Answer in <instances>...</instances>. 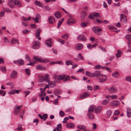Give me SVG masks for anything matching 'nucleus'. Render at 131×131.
Instances as JSON below:
<instances>
[{
	"label": "nucleus",
	"instance_id": "obj_1",
	"mask_svg": "<svg viewBox=\"0 0 131 131\" xmlns=\"http://www.w3.org/2000/svg\"><path fill=\"white\" fill-rule=\"evenodd\" d=\"M50 80V75L48 74H46L44 76L39 77V81L40 82H43L44 81L49 82Z\"/></svg>",
	"mask_w": 131,
	"mask_h": 131
},
{
	"label": "nucleus",
	"instance_id": "obj_2",
	"mask_svg": "<svg viewBox=\"0 0 131 131\" xmlns=\"http://www.w3.org/2000/svg\"><path fill=\"white\" fill-rule=\"evenodd\" d=\"M36 61H37L41 63H46L49 61L46 59H42L41 57H38L37 56H34V57Z\"/></svg>",
	"mask_w": 131,
	"mask_h": 131
},
{
	"label": "nucleus",
	"instance_id": "obj_3",
	"mask_svg": "<svg viewBox=\"0 0 131 131\" xmlns=\"http://www.w3.org/2000/svg\"><path fill=\"white\" fill-rule=\"evenodd\" d=\"M65 75H57L55 76L54 80L55 82L56 83L59 82L61 80H63L64 78Z\"/></svg>",
	"mask_w": 131,
	"mask_h": 131
},
{
	"label": "nucleus",
	"instance_id": "obj_4",
	"mask_svg": "<svg viewBox=\"0 0 131 131\" xmlns=\"http://www.w3.org/2000/svg\"><path fill=\"white\" fill-rule=\"evenodd\" d=\"M120 102L116 100H114L111 102L110 103V106H116L119 105Z\"/></svg>",
	"mask_w": 131,
	"mask_h": 131
},
{
	"label": "nucleus",
	"instance_id": "obj_5",
	"mask_svg": "<svg viewBox=\"0 0 131 131\" xmlns=\"http://www.w3.org/2000/svg\"><path fill=\"white\" fill-rule=\"evenodd\" d=\"M108 90L110 93H115L117 92V89L115 87L112 86L108 89Z\"/></svg>",
	"mask_w": 131,
	"mask_h": 131
},
{
	"label": "nucleus",
	"instance_id": "obj_6",
	"mask_svg": "<svg viewBox=\"0 0 131 131\" xmlns=\"http://www.w3.org/2000/svg\"><path fill=\"white\" fill-rule=\"evenodd\" d=\"M92 30L97 35H100L101 34V33L100 32L101 31L102 29H97L96 27H93L92 28Z\"/></svg>",
	"mask_w": 131,
	"mask_h": 131
},
{
	"label": "nucleus",
	"instance_id": "obj_7",
	"mask_svg": "<svg viewBox=\"0 0 131 131\" xmlns=\"http://www.w3.org/2000/svg\"><path fill=\"white\" fill-rule=\"evenodd\" d=\"M76 21L75 19L72 17H71L68 19L67 21V23L68 25H70L75 23Z\"/></svg>",
	"mask_w": 131,
	"mask_h": 131
},
{
	"label": "nucleus",
	"instance_id": "obj_8",
	"mask_svg": "<svg viewBox=\"0 0 131 131\" xmlns=\"http://www.w3.org/2000/svg\"><path fill=\"white\" fill-rule=\"evenodd\" d=\"M40 42L38 40L34 41L33 42L32 48L34 49H37L39 47Z\"/></svg>",
	"mask_w": 131,
	"mask_h": 131
},
{
	"label": "nucleus",
	"instance_id": "obj_9",
	"mask_svg": "<svg viewBox=\"0 0 131 131\" xmlns=\"http://www.w3.org/2000/svg\"><path fill=\"white\" fill-rule=\"evenodd\" d=\"M120 21L123 23H126L127 22L126 17L124 14H122L121 15Z\"/></svg>",
	"mask_w": 131,
	"mask_h": 131
},
{
	"label": "nucleus",
	"instance_id": "obj_10",
	"mask_svg": "<svg viewBox=\"0 0 131 131\" xmlns=\"http://www.w3.org/2000/svg\"><path fill=\"white\" fill-rule=\"evenodd\" d=\"M38 117L41 119H43V120L45 121L46 119L47 118L48 116L47 114H45L42 116L41 114H38Z\"/></svg>",
	"mask_w": 131,
	"mask_h": 131
},
{
	"label": "nucleus",
	"instance_id": "obj_11",
	"mask_svg": "<svg viewBox=\"0 0 131 131\" xmlns=\"http://www.w3.org/2000/svg\"><path fill=\"white\" fill-rule=\"evenodd\" d=\"M77 39L78 40H81L83 41H85L86 40V37L83 35H79L77 37Z\"/></svg>",
	"mask_w": 131,
	"mask_h": 131
},
{
	"label": "nucleus",
	"instance_id": "obj_12",
	"mask_svg": "<svg viewBox=\"0 0 131 131\" xmlns=\"http://www.w3.org/2000/svg\"><path fill=\"white\" fill-rule=\"evenodd\" d=\"M45 43L48 47H50L52 46V43L51 39L46 40Z\"/></svg>",
	"mask_w": 131,
	"mask_h": 131
},
{
	"label": "nucleus",
	"instance_id": "obj_13",
	"mask_svg": "<svg viewBox=\"0 0 131 131\" xmlns=\"http://www.w3.org/2000/svg\"><path fill=\"white\" fill-rule=\"evenodd\" d=\"M22 106L21 105L19 106H18L14 108V113L16 114H19L20 111V108Z\"/></svg>",
	"mask_w": 131,
	"mask_h": 131
},
{
	"label": "nucleus",
	"instance_id": "obj_14",
	"mask_svg": "<svg viewBox=\"0 0 131 131\" xmlns=\"http://www.w3.org/2000/svg\"><path fill=\"white\" fill-rule=\"evenodd\" d=\"M93 74L94 77H97L99 76H102V74H101V71L99 70L95 71L93 73Z\"/></svg>",
	"mask_w": 131,
	"mask_h": 131
},
{
	"label": "nucleus",
	"instance_id": "obj_15",
	"mask_svg": "<svg viewBox=\"0 0 131 131\" xmlns=\"http://www.w3.org/2000/svg\"><path fill=\"white\" fill-rule=\"evenodd\" d=\"M89 96V94L86 92L83 93L82 94L80 95L79 98L81 99H83Z\"/></svg>",
	"mask_w": 131,
	"mask_h": 131
},
{
	"label": "nucleus",
	"instance_id": "obj_16",
	"mask_svg": "<svg viewBox=\"0 0 131 131\" xmlns=\"http://www.w3.org/2000/svg\"><path fill=\"white\" fill-rule=\"evenodd\" d=\"M8 4L10 7L13 8L14 7V1L13 0H9L8 2Z\"/></svg>",
	"mask_w": 131,
	"mask_h": 131
},
{
	"label": "nucleus",
	"instance_id": "obj_17",
	"mask_svg": "<svg viewBox=\"0 0 131 131\" xmlns=\"http://www.w3.org/2000/svg\"><path fill=\"white\" fill-rule=\"evenodd\" d=\"M102 109V106H99L97 107L95 109V112L96 113H98L100 112Z\"/></svg>",
	"mask_w": 131,
	"mask_h": 131
},
{
	"label": "nucleus",
	"instance_id": "obj_18",
	"mask_svg": "<svg viewBox=\"0 0 131 131\" xmlns=\"http://www.w3.org/2000/svg\"><path fill=\"white\" fill-rule=\"evenodd\" d=\"M15 63H18V64L20 65H23L24 64V60L22 59L18 60L15 61Z\"/></svg>",
	"mask_w": 131,
	"mask_h": 131
},
{
	"label": "nucleus",
	"instance_id": "obj_19",
	"mask_svg": "<svg viewBox=\"0 0 131 131\" xmlns=\"http://www.w3.org/2000/svg\"><path fill=\"white\" fill-rule=\"evenodd\" d=\"M41 16L40 15L38 14H37L36 17L35 18H32V19L33 20L37 23L39 22L38 19L40 18Z\"/></svg>",
	"mask_w": 131,
	"mask_h": 131
},
{
	"label": "nucleus",
	"instance_id": "obj_20",
	"mask_svg": "<svg viewBox=\"0 0 131 131\" xmlns=\"http://www.w3.org/2000/svg\"><path fill=\"white\" fill-rule=\"evenodd\" d=\"M49 22L51 24L54 23L55 22V19L53 16L50 17L48 18Z\"/></svg>",
	"mask_w": 131,
	"mask_h": 131
},
{
	"label": "nucleus",
	"instance_id": "obj_21",
	"mask_svg": "<svg viewBox=\"0 0 131 131\" xmlns=\"http://www.w3.org/2000/svg\"><path fill=\"white\" fill-rule=\"evenodd\" d=\"M34 3L35 5L41 7H43L44 6V5L43 4L37 0L35 1Z\"/></svg>",
	"mask_w": 131,
	"mask_h": 131
},
{
	"label": "nucleus",
	"instance_id": "obj_22",
	"mask_svg": "<svg viewBox=\"0 0 131 131\" xmlns=\"http://www.w3.org/2000/svg\"><path fill=\"white\" fill-rule=\"evenodd\" d=\"M76 47L77 50H80L82 48L83 45L81 43H79L77 45Z\"/></svg>",
	"mask_w": 131,
	"mask_h": 131
},
{
	"label": "nucleus",
	"instance_id": "obj_23",
	"mask_svg": "<svg viewBox=\"0 0 131 131\" xmlns=\"http://www.w3.org/2000/svg\"><path fill=\"white\" fill-rule=\"evenodd\" d=\"M41 30V29H38L37 30V31L36 33V38L39 40L41 39V38L39 37L40 34V32Z\"/></svg>",
	"mask_w": 131,
	"mask_h": 131
},
{
	"label": "nucleus",
	"instance_id": "obj_24",
	"mask_svg": "<svg viewBox=\"0 0 131 131\" xmlns=\"http://www.w3.org/2000/svg\"><path fill=\"white\" fill-rule=\"evenodd\" d=\"M17 73L16 71H13L11 74L10 76L12 78H14L16 77L17 75Z\"/></svg>",
	"mask_w": 131,
	"mask_h": 131
},
{
	"label": "nucleus",
	"instance_id": "obj_25",
	"mask_svg": "<svg viewBox=\"0 0 131 131\" xmlns=\"http://www.w3.org/2000/svg\"><path fill=\"white\" fill-rule=\"evenodd\" d=\"M36 69L39 70H45L46 69L45 67H42L40 65H38L36 66Z\"/></svg>",
	"mask_w": 131,
	"mask_h": 131
},
{
	"label": "nucleus",
	"instance_id": "obj_26",
	"mask_svg": "<svg viewBox=\"0 0 131 131\" xmlns=\"http://www.w3.org/2000/svg\"><path fill=\"white\" fill-rule=\"evenodd\" d=\"M11 42L13 44L16 43L17 45L19 44L18 40L17 39L15 38H13L11 41Z\"/></svg>",
	"mask_w": 131,
	"mask_h": 131
},
{
	"label": "nucleus",
	"instance_id": "obj_27",
	"mask_svg": "<svg viewBox=\"0 0 131 131\" xmlns=\"http://www.w3.org/2000/svg\"><path fill=\"white\" fill-rule=\"evenodd\" d=\"M87 116L90 119H93L94 118V115L92 113L88 112L87 114Z\"/></svg>",
	"mask_w": 131,
	"mask_h": 131
},
{
	"label": "nucleus",
	"instance_id": "obj_28",
	"mask_svg": "<svg viewBox=\"0 0 131 131\" xmlns=\"http://www.w3.org/2000/svg\"><path fill=\"white\" fill-rule=\"evenodd\" d=\"M66 127L68 128H73L75 126L74 124L72 123H69L66 125Z\"/></svg>",
	"mask_w": 131,
	"mask_h": 131
},
{
	"label": "nucleus",
	"instance_id": "obj_29",
	"mask_svg": "<svg viewBox=\"0 0 131 131\" xmlns=\"http://www.w3.org/2000/svg\"><path fill=\"white\" fill-rule=\"evenodd\" d=\"M16 5L18 7H21L22 6L21 2L19 0H15L14 1V5Z\"/></svg>",
	"mask_w": 131,
	"mask_h": 131
},
{
	"label": "nucleus",
	"instance_id": "obj_30",
	"mask_svg": "<svg viewBox=\"0 0 131 131\" xmlns=\"http://www.w3.org/2000/svg\"><path fill=\"white\" fill-rule=\"evenodd\" d=\"M127 114L128 117H131V109L130 108L128 107L127 108Z\"/></svg>",
	"mask_w": 131,
	"mask_h": 131
},
{
	"label": "nucleus",
	"instance_id": "obj_31",
	"mask_svg": "<svg viewBox=\"0 0 131 131\" xmlns=\"http://www.w3.org/2000/svg\"><path fill=\"white\" fill-rule=\"evenodd\" d=\"M85 74L88 77H93V73L90 72L88 71H86L85 72Z\"/></svg>",
	"mask_w": 131,
	"mask_h": 131
},
{
	"label": "nucleus",
	"instance_id": "obj_32",
	"mask_svg": "<svg viewBox=\"0 0 131 131\" xmlns=\"http://www.w3.org/2000/svg\"><path fill=\"white\" fill-rule=\"evenodd\" d=\"M54 16L56 18H59L61 17V15L60 13L59 12H57L54 14Z\"/></svg>",
	"mask_w": 131,
	"mask_h": 131
},
{
	"label": "nucleus",
	"instance_id": "obj_33",
	"mask_svg": "<svg viewBox=\"0 0 131 131\" xmlns=\"http://www.w3.org/2000/svg\"><path fill=\"white\" fill-rule=\"evenodd\" d=\"M95 107V106L94 105L91 106L89 108L88 112L92 113L93 112Z\"/></svg>",
	"mask_w": 131,
	"mask_h": 131
},
{
	"label": "nucleus",
	"instance_id": "obj_34",
	"mask_svg": "<svg viewBox=\"0 0 131 131\" xmlns=\"http://www.w3.org/2000/svg\"><path fill=\"white\" fill-rule=\"evenodd\" d=\"M112 75L114 77L117 78L119 77V74L118 72H114L112 74Z\"/></svg>",
	"mask_w": 131,
	"mask_h": 131
},
{
	"label": "nucleus",
	"instance_id": "obj_35",
	"mask_svg": "<svg viewBox=\"0 0 131 131\" xmlns=\"http://www.w3.org/2000/svg\"><path fill=\"white\" fill-rule=\"evenodd\" d=\"M48 84L50 87L51 88H53L55 85V84L54 82L53 81H51L49 82Z\"/></svg>",
	"mask_w": 131,
	"mask_h": 131
},
{
	"label": "nucleus",
	"instance_id": "obj_36",
	"mask_svg": "<svg viewBox=\"0 0 131 131\" xmlns=\"http://www.w3.org/2000/svg\"><path fill=\"white\" fill-rule=\"evenodd\" d=\"M77 127L81 130H84L86 128V127L83 125H78L77 126Z\"/></svg>",
	"mask_w": 131,
	"mask_h": 131
},
{
	"label": "nucleus",
	"instance_id": "obj_37",
	"mask_svg": "<svg viewBox=\"0 0 131 131\" xmlns=\"http://www.w3.org/2000/svg\"><path fill=\"white\" fill-rule=\"evenodd\" d=\"M92 14L93 16L95 17H100V14L98 13L94 12L92 13Z\"/></svg>",
	"mask_w": 131,
	"mask_h": 131
},
{
	"label": "nucleus",
	"instance_id": "obj_38",
	"mask_svg": "<svg viewBox=\"0 0 131 131\" xmlns=\"http://www.w3.org/2000/svg\"><path fill=\"white\" fill-rule=\"evenodd\" d=\"M93 90L94 91L100 90H101L100 87L98 85H94L93 87Z\"/></svg>",
	"mask_w": 131,
	"mask_h": 131
},
{
	"label": "nucleus",
	"instance_id": "obj_39",
	"mask_svg": "<svg viewBox=\"0 0 131 131\" xmlns=\"http://www.w3.org/2000/svg\"><path fill=\"white\" fill-rule=\"evenodd\" d=\"M64 20V19L63 18H62L60 20H59L58 23V26H57V27H59L62 24V22H63Z\"/></svg>",
	"mask_w": 131,
	"mask_h": 131
},
{
	"label": "nucleus",
	"instance_id": "obj_40",
	"mask_svg": "<svg viewBox=\"0 0 131 131\" xmlns=\"http://www.w3.org/2000/svg\"><path fill=\"white\" fill-rule=\"evenodd\" d=\"M122 52L120 50H118L117 51V53L116 54L117 58L120 57L122 54Z\"/></svg>",
	"mask_w": 131,
	"mask_h": 131
},
{
	"label": "nucleus",
	"instance_id": "obj_41",
	"mask_svg": "<svg viewBox=\"0 0 131 131\" xmlns=\"http://www.w3.org/2000/svg\"><path fill=\"white\" fill-rule=\"evenodd\" d=\"M23 128L21 127V125L19 124L18 125L17 128L16 129L17 130V131H23Z\"/></svg>",
	"mask_w": 131,
	"mask_h": 131
},
{
	"label": "nucleus",
	"instance_id": "obj_42",
	"mask_svg": "<svg viewBox=\"0 0 131 131\" xmlns=\"http://www.w3.org/2000/svg\"><path fill=\"white\" fill-rule=\"evenodd\" d=\"M112 112L111 110H108L107 111L106 116L107 117H109L111 115Z\"/></svg>",
	"mask_w": 131,
	"mask_h": 131
},
{
	"label": "nucleus",
	"instance_id": "obj_43",
	"mask_svg": "<svg viewBox=\"0 0 131 131\" xmlns=\"http://www.w3.org/2000/svg\"><path fill=\"white\" fill-rule=\"evenodd\" d=\"M109 102L108 100H104L102 101V104L103 105H105L107 104Z\"/></svg>",
	"mask_w": 131,
	"mask_h": 131
},
{
	"label": "nucleus",
	"instance_id": "obj_44",
	"mask_svg": "<svg viewBox=\"0 0 131 131\" xmlns=\"http://www.w3.org/2000/svg\"><path fill=\"white\" fill-rule=\"evenodd\" d=\"M25 71L27 75L29 76L30 74V71L29 69H25Z\"/></svg>",
	"mask_w": 131,
	"mask_h": 131
},
{
	"label": "nucleus",
	"instance_id": "obj_45",
	"mask_svg": "<svg viewBox=\"0 0 131 131\" xmlns=\"http://www.w3.org/2000/svg\"><path fill=\"white\" fill-rule=\"evenodd\" d=\"M66 64L67 65L72 64V62L71 61L69 60L66 61L65 62Z\"/></svg>",
	"mask_w": 131,
	"mask_h": 131
},
{
	"label": "nucleus",
	"instance_id": "obj_46",
	"mask_svg": "<svg viewBox=\"0 0 131 131\" xmlns=\"http://www.w3.org/2000/svg\"><path fill=\"white\" fill-rule=\"evenodd\" d=\"M125 38L126 39L129 40H131V35H127L125 36Z\"/></svg>",
	"mask_w": 131,
	"mask_h": 131
},
{
	"label": "nucleus",
	"instance_id": "obj_47",
	"mask_svg": "<svg viewBox=\"0 0 131 131\" xmlns=\"http://www.w3.org/2000/svg\"><path fill=\"white\" fill-rule=\"evenodd\" d=\"M117 97V96L116 95H113L110 96V98L112 100L116 99Z\"/></svg>",
	"mask_w": 131,
	"mask_h": 131
},
{
	"label": "nucleus",
	"instance_id": "obj_48",
	"mask_svg": "<svg viewBox=\"0 0 131 131\" xmlns=\"http://www.w3.org/2000/svg\"><path fill=\"white\" fill-rule=\"evenodd\" d=\"M87 25V23H85V22H83L81 24V26L82 27H85Z\"/></svg>",
	"mask_w": 131,
	"mask_h": 131
},
{
	"label": "nucleus",
	"instance_id": "obj_49",
	"mask_svg": "<svg viewBox=\"0 0 131 131\" xmlns=\"http://www.w3.org/2000/svg\"><path fill=\"white\" fill-rule=\"evenodd\" d=\"M6 93L5 91H3L2 90H0V94L2 95L3 96L5 95Z\"/></svg>",
	"mask_w": 131,
	"mask_h": 131
},
{
	"label": "nucleus",
	"instance_id": "obj_50",
	"mask_svg": "<svg viewBox=\"0 0 131 131\" xmlns=\"http://www.w3.org/2000/svg\"><path fill=\"white\" fill-rule=\"evenodd\" d=\"M126 80L127 81L131 82V77L130 76H127L126 78Z\"/></svg>",
	"mask_w": 131,
	"mask_h": 131
},
{
	"label": "nucleus",
	"instance_id": "obj_51",
	"mask_svg": "<svg viewBox=\"0 0 131 131\" xmlns=\"http://www.w3.org/2000/svg\"><path fill=\"white\" fill-rule=\"evenodd\" d=\"M22 19L23 20H30L31 19V18L30 17H29L28 18L25 17L24 16H23L22 18Z\"/></svg>",
	"mask_w": 131,
	"mask_h": 131
},
{
	"label": "nucleus",
	"instance_id": "obj_52",
	"mask_svg": "<svg viewBox=\"0 0 131 131\" xmlns=\"http://www.w3.org/2000/svg\"><path fill=\"white\" fill-rule=\"evenodd\" d=\"M59 114L62 117H63L65 115V113L63 111H60L59 112Z\"/></svg>",
	"mask_w": 131,
	"mask_h": 131
},
{
	"label": "nucleus",
	"instance_id": "obj_53",
	"mask_svg": "<svg viewBox=\"0 0 131 131\" xmlns=\"http://www.w3.org/2000/svg\"><path fill=\"white\" fill-rule=\"evenodd\" d=\"M46 93H41L39 95L40 97H44L46 95Z\"/></svg>",
	"mask_w": 131,
	"mask_h": 131
},
{
	"label": "nucleus",
	"instance_id": "obj_54",
	"mask_svg": "<svg viewBox=\"0 0 131 131\" xmlns=\"http://www.w3.org/2000/svg\"><path fill=\"white\" fill-rule=\"evenodd\" d=\"M71 78L69 76L66 77L64 79L63 82H64L70 80Z\"/></svg>",
	"mask_w": 131,
	"mask_h": 131
},
{
	"label": "nucleus",
	"instance_id": "obj_55",
	"mask_svg": "<svg viewBox=\"0 0 131 131\" xmlns=\"http://www.w3.org/2000/svg\"><path fill=\"white\" fill-rule=\"evenodd\" d=\"M68 36L67 34H65L64 35L62 36L61 37L64 39H67L68 38Z\"/></svg>",
	"mask_w": 131,
	"mask_h": 131
},
{
	"label": "nucleus",
	"instance_id": "obj_56",
	"mask_svg": "<svg viewBox=\"0 0 131 131\" xmlns=\"http://www.w3.org/2000/svg\"><path fill=\"white\" fill-rule=\"evenodd\" d=\"M106 80V78H100L99 81L100 82H105Z\"/></svg>",
	"mask_w": 131,
	"mask_h": 131
},
{
	"label": "nucleus",
	"instance_id": "obj_57",
	"mask_svg": "<svg viewBox=\"0 0 131 131\" xmlns=\"http://www.w3.org/2000/svg\"><path fill=\"white\" fill-rule=\"evenodd\" d=\"M58 41L62 44H64L65 43V41H64L60 39H58Z\"/></svg>",
	"mask_w": 131,
	"mask_h": 131
},
{
	"label": "nucleus",
	"instance_id": "obj_58",
	"mask_svg": "<svg viewBox=\"0 0 131 131\" xmlns=\"http://www.w3.org/2000/svg\"><path fill=\"white\" fill-rule=\"evenodd\" d=\"M1 70L2 72H5L6 71L5 67V66H3L1 68Z\"/></svg>",
	"mask_w": 131,
	"mask_h": 131
},
{
	"label": "nucleus",
	"instance_id": "obj_59",
	"mask_svg": "<svg viewBox=\"0 0 131 131\" xmlns=\"http://www.w3.org/2000/svg\"><path fill=\"white\" fill-rule=\"evenodd\" d=\"M25 59L28 61H30V59L29 56L27 54H26L25 55Z\"/></svg>",
	"mask_w": 131,
	"mask_h": 131
},
{
	"label": "nucleus",
	"instance_id": "obj_60",
	"mask_svg": "<svg viewBox=\"0 0 131 131\" xmlns=\"http://www.w3.org/2000/svg\"><path fill=\"white\" fill-rule=\"evenodd\" d=\"M30 31L28 30L25 29L23 31V33L24 34H26L29 33Z\"/></svg>",
	"mask_w": 131,
	"mask_h": 131
},
{
	"label": "nucleus",
	"instance_id": "obj_61",
	"mask_svg": "<svg viewBox=\"0 0 131 131\" xmlns=\"http://www.w3.org/2000/svg\"><path fill=\"white\" fill-rule=\"evenodd\" d=\"M120 112H119L118 110L115 111L114 113V114L115 115H118L119 114Z\"/></svg>",
	"mask_w": 131,
	"mask_h": 131
},
{
	"label": "nucleus",
	"instance_id": "obj_62",
	"mask_svg": "<svg viewBox=\"0 0 131 131\" xmlns=\"http://www.w3.org/2000/svg\"><path fill=\"white\" fill-rule=\"evenodd\" d=\"M108 27L109 28V29L110 30H112V29H117V28L113 26H109Z\"/></svg>",
	"mask_w": 131,
	"mask_h": 131
},
{
	"label": "nucleus",
	"instance_id": "obj_63",
	"mask_svg": "<svg viewBox=\"0 0 131 131\" xmlns=\"http://www.w3.org/2000/svg\"><path fill=\"white\" fill-rule=\"evenodd\" d=\"M101 66L99 65H96L94 69H99L100 68Z\"/></svg>",
	"mask_w": 131,
	"mask_h": 131
},
{
	"label": "nucleus",
	"instance_id": "obj_64",
	"mask_svg": "<svg viewBox=\"0 0 131 131\" xmlns=\"http://www.w3.org/2000/svg\"><path fill=\"white\" fill-rule=\"evenodd\" d=\"M35 62H31L29 63H27L26 64L27 65H31L33 66L35 64Z\"/></svg>",
	"mask_w": 131,
	"mask_h": 131
}]
</instances>
